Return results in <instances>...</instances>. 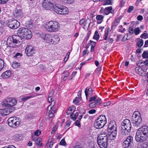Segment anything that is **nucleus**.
Wrapping results in <instances>:
<instances>
[{
  "label": "nucleus",
  "mask_w": 148,
  "mask_h": 148,
  "mask_svg": "<svg viewBox=\"0 0 148 148\" xmlns=\"http://www.w3.org/2000/svg\"><path fill=\"white\" fill-rule=\"evenodd\" d=\"M53 0H44L42 3L43 7L47 10H53L55 12L61 14L68 13V9L65 6L59 4L53 5Z\"/></svg>",
  "instance_id": "1"
},
{
  "label": "nucleus",
  "mask_w": 148,
  "mask_h": 148,
  "mask_svg": "<svg viewBox=\"0 0 148 148\" xmlns=\"http://www.w3.org/2000/svg\"><path fill=\"white\" fill-rule=\"evenodd\" d=\"M148 137V127L146 125H144L137 131L135 139L137 142H142L145 141Z\"/></svg>",
  "instance_id": "2"
},
{
  "label": "nucleus",
  "mask_w": 148,
  "mask_h": 148,
  "mask_svg": "<svg viewBox=\"0 0 148 148\" xmlns=\"http://www.w3.org/2000/svg\"><path fill=\"white\" fill-rule=\"evenodd\" d=\"M132 122L135 127H140L143 124V120L141 114L138 111H134L132 114Z\"/></svg>",
  "instance_id": "3"
},
{
  "label": "nucleus",
  "mask_w": 148,
  "mask_h": 148,
  "mask_svg": "<svg viewBox=\"0 0 148 148\" xmlns=\"http://www.w3.org/2000/svg\"><path fill=\"white\" fill-rule=\"evenodd\" d=\"M121 134L123 135H126L130 132L132 125L130 120L126 119L122 122L121 126Z\"/></svg>",
  "instance_id": "4"
},
{
  "label": "nucleus",
  "mask_w": 148,
  "mask_h": 148,
  "mask_svg": "<svg viewBox=\"0 0 148 148\" xmlns=\"http://www.w3.org/2000/svg\"><path fill=\"white\" fill-rule=\"evenodd\" d=\"M106 123V116L104 115H100L95 120L94 126L97 129H100L103 127Z\"/></svg>",
  "instance_id": "5"
},
{
  "label": "nucleus",
  "mask_w": 148,
  "mask_h": 148,
  "mask_svg": "<svg viewBox=\"0 0 148 148\" xmlns=\"http://www.w3.org/2000/svg\"><path fill=\"white\" fill-rule=\"evenodd\" d=\"M18 33L21 35L23 39H29L32 36L31 32L29 29L25 27L20 28L18 30Z\"/></svg>",
  "instance_id": "6"
},
{
  "label": "nucleus",
  "mask_w": 148,
  "mask_h": 148,
  "mask_svg": "<svg viewBox=\"0 0 148 148\" xmlns=\"http://www.w3.org/2000/svg\"><path fill=\"white\" fill-rule=\"evenodd\" d=\"M17 103V101L15 98L9 97L3 99L1 105L4 107H11L15 105Z\"/></svg>",
  "instance_id": "7"
},
{
  "label": "nucleus",
  "mask_w": 148,
  "mask_h": 148,
  "mask_svg": "<svg viewBox=\"0 0 148 148\" xmlns=\"http://www.w3.org/2000/svg\"><path fill=\"white\" fill-rule=\"evenodd\" d=\"M46 27L47 30L50 32H55L57 31L59 28V23L55 21H50L47 22Z\"/></svg>",
  "instance_id": "8"
},
{
  "label": "nucleus",
  "mask_w": 148,
  "mask_h": 148,
  "mask_svg": "<svg viewBox=\"0 0 148 148\" xmlns=\"http://www.w3.org/2000/svg\"><path fill=\"white\" fill-rule=\"evenodd\" d=\"M108 138L107 136H99L97 138V143L101 148H106L108 146Z\"/></svg>",
  "instance_id": "9"
},
{
  "label": "nucleus",
  "mask_w": 148,
  "mask_h": 148,
  "mask_svg": "<svg viewBox=\"0 0 148 148\" xmlns=\"http://www.w3.org/2000/svg\"><path fill=\"white\" fill-rule=\"evenodd\" d=\"M108 131L109 136L114 138L115 137L117 134V126L116 123H110L108 126Z\"/></svg>",
  "instance_id": "10"
},
{
  "label": "nucleus",
  "mask_w": 148,
  "mask_h": 148,
  "mask_svg": "<svg viewBox=\"0 0 148 148\" xmlns=\"http://www.w3.org/2000/svg\"><path fill=\"white\" fill-rule=\"evenodd\" d=\"M133 139L131 136H129L124 141L123 146L124 148H131L134 147L133 143Z\"/></svg>",
  "instance_id": "11"
},
{
  "label": "nucleus",
  "mask_w": 148,
  "mask_h": 148,
  "mask_svg": "<svg viewBox=\"0 0 148 148\" xmlns=\"http://www.w3.org/2000/svg\"><path fill=\"white\" fill-rule=\"evenodd\" d=\"M7 122L10 126L13 128L17 127L20 124L19 121L16 117H11L9 118Z\"/></svg>",
  "instance_id": "12"
},
{
  "label": "nucleus",
  "mask_w": 148,
  "mask_h": 148,
  "mask_svg": "<svg viewBox=\"0 0 148 148\" xmlns=\"http://www.w3.org/2000/svg\"><path fill=\"white\" fill-rule=\"evenodd\" d=\"M12 19H10L9 20V23L8 26L11 29H16L20 26V23L16 19H14V20H12Z\"/></svg>",
  "instance_id": "13"
},
{
  "label": "nucleus",
  "mask_w": 148,
  "mask_h": 148,
  "mask_svg": "<svg viewBox=\"0 0 148 148\" xmlns=\"http://www.w3.org/2000/svg\"><path fill=\"white\" fill-rule=\"evenodd\" d=\"M25 51L28 56H30L34 53L35 50L32 46L28 45L25 49Z\"/></svg>",
  "instance_id": "14"
},
{
  "label": "nucleus",
  "mask_w": 148,
  "mask_h": 148,
  "mask_svg": "<svg viewBox=\"0 0 148 148\" xmlns=\"http://www.w3.org/2000/svg\"><path fill=\"white\" fill-rule=\"evenodd\" d=\"M12 112L10 108H5L0 110V114L3 116H6Z\"/></svg>",
  "instance_id": "15"
},
{
  "label": "nucleus",
  "mask_w": 148,
  "mask_h": 148,
  "mask_svg": "<svg viewBox=\"0 0 148 148\" xmlns=\"http://www.w3.org/2000/svg\"><path fill=\"white\" fill-rule=\"evenodd\" d=\"M32 97V96H24L22 98L20 97L19 101L17 103L19 105L18 108H20L22 106L24 102Z\"/></svg>",
  "instance_id": "16"
},
{
  "label": "nucleus",
  "mask_w": 148,
  "mask_h": 148,
  "mask_svg": "<svg viewBox=\"0 0 148 148\" xmlns=\"http://www.w3.org/2000/svg\"><path fill=\"white\" fill-rule=\"evenodd\" d=\"M57 110V108H51L49 109L47 108V114L49 115V117L52 118L54 116V114L55 113Z\"/></svg>",
  "instance_id": "17"
},
{
  "label": "nucleus",
  "mask_w": 148,
  "mask_h": 148,
  "mask_svg": "<svg viewBox=\"0 0 148 148\" xmlns=\"http://www.w3.org/2000/svg\"><path fill=\"white\" fill-rule=\"evenodd\" d=\"M21 10H16L14 12L11 13L10 16L12 18H20L21 16Z\"/></svg>",
  "instance_id": "18"
},
{
  "label": "nucleus",
  "mask_w": 148,
  "mask_h": 148,
  "mask_svg": "<svg viewBox=\"0 0 148 148\" xmlns=\"http://www.w3.org/2000/svg\"><path fill=\"white\" fill-rule=\"evenodd\" d=\"M101 99L99 97L95 101V102L91 103L89 105L90 108H92L95 107L97 105H98L101 104Z\"/></svg>",
  "instance_id": "19"
},
{
  "label": "nucleus",
  "mask_w": 148,
  "mask_h": 148,
  "mask_svg": "<svg viewBox=\"0 0 148 148\" xmlns=\"http://www.w3.org/2000/svg\"><path fill=\"white\" fill-rule=\"evenodd\" d=\"M112 9V6L106 7L104 9L103 8H101L100 11L101 12H103L104 14L108 15L111 12Z\"/></svg>",
  "instance_id": "20"
},
{
  "label": "nucleus",
  "mask_w": 148,
  "mask_h": 148,
  "mask_svg": "<svg viewBox=\"0 0 148 148\" xmlns=\"http://www.w3.org/2000/svg\"><path fill=\"white\" fill-rule=\"evenodd\" d=\"M60 41V38L57 35H52L51 43L54 45L58 43Z\"/></svg>",
  "instance_id": "21"
},
{
  "label": "nucleus",
  "mask_w": 148,
  "mask_h": 148,
  "mask_svg": "<svg viewBox=\"0 0 148 148\" xmlns=\"http://www.w3.org/2000/svg\"><path fill=\"white\" fill-rule=\"evenodd\" d=\"M52 35L49 34H45L43 36V38L45 41L48 43H51L52 39Z\"/></svg>",
  "instance_id": "22"
},
{
  "label": "nucleus",
  "mask_w": 148,
  "mask_h": 148,
  "mask_svg": "<svg viewBox=\"0 0 148 148\" xmlns=\"http://www.w3.org/2000/svg\"><path fill=\"white\" fill-rule=\"evenodd\" d=\"M16 37H18L16 35H13L12 37H10L8 38L7 42L9 43L10 41H11L14 43L17 44L18 40L16 39Z\"/></svg>",
  "instance_id": "23"
},
{
  "label": "nucleus",
  "mask_w": 148,
  "mask_h": 148,
  "mask_svg": "<svg viewBox=\"0 0 148 148\" xmlns=\"http://www.w3.org/2000/svg\"><path fill=\"white\" fill-rule=\"evenodd\" d=\"M11 73V71L10 70H8L3 72L1 75V76L4 78H9Z\"/></svg>",
  "instance_id": "24"
},
{
  "label": "nucleus",
  "mask_w": 148,
  "mask_h": 148,
  "mask_svg": "<svg viewBox=\"0 0 148 148\" xmlns=\"http://www.w3.org/2000/svg\"><path fill=\"white\" fill-rule=\"evenodd\" d=\"M25 26L29 28H31L33 26V22L32 20L29 19V21H27L25 23Z\"/></svg>",
  "instance_id": "25"
},
{
  "label": "nucleus",
  "mask_w": 148,
  "mask_h": 148,
  "mask_svg": "<svg viewBox=\"0 0 148 148\" xmlns=\"http://www.w3.org/2000/svg\"><path fill=\"white\" fill-rule=\"evenodd\" d=\"M87 88H86L85 89L84 92L86 96V99H87L88 94L91 95L92 93V88H89L88 90V92L87 91Z\"/></svg>",
  "instance_id": "26"
},
{
  "label": "nucleus",
  "mask_w": 148,
  "mask_h": 148,
  "mask_svg": "<svg viewBox=\"0 0 148 148\" xmlns=\"http://www.w3.org/2000/svg\"><path fill=\"white\" fill-rule=\"evenodd\" d=\"M69 75V72L66 71L63 73L62 75V79L64 81H66L68 79V77Z\"/></svg>",
  "instance_id": "27"
},
{
  "label": "nucleus",
  "mask_w": 148,
  "mask_h": 148,
  "mask_svg": "<svg viewBox=\"0 0 148 148\" xmlns=\"http://www.w3.org/2000/svg\"><path fill=\"white\" fill-rule=\"evenodd\" d=\"M143 41L142 39H139L138 41L137 45L139 47H141L143 45Z\"/></svg>",
  "instance_id": "28"
},
{
  "label": "nucleus",
  "mask_w": 148,
  "mask_h": 148,
  "mask_svg": "<svg viewBox=\"0 0 148 148\" xmlns=\"http://www.w3.org/2000/svg\"><path fill=\"white\" fill-rule=\"evenodd\" d=\"M120 22V19H116L114 20L112 25V27H115L117 26Z\"/></svg>",
  "instance_id": "29"
},
{
  "label": "nucleus",
  "mask_w": 148,
  "mask_h": 148,
  "mask_svg": "<svg viewBox=\"0 0 148 148\" xmlns=\"http://www.w3.org/2000/svg\"><path fill=\"white\" fill-rule=\"evenodd\" d=\"M99 37V34L97 30H96L94 36L93 37V39H95L97 40H98Z\"/></svg>",
  "instance_id": "30"
},
{
  "label": "nucleus",
  "mask_w": 148,
  "mask_h": 148,
  "mask_svg": "<svg viewBox=\"0 0 148 148\" xmlns=\"http://www.w3.org/2000/svg\"><path fill=\"white\" fill-rule=\"evenodd\" d=\"M20 65V64L17 62H13L12 64V67L16 69Z\"/></svg>",
  "instance_id": "31"
},
{
  "label": "nucleus",
  "mask_w": 148,
  "mask_h": 148,
  "mask_svg": "<svg viewBox=\"0 0 148 148\" xmlns=\"http://www.w3.org/2000/svg\"><path fill=\"white\" fill-rule=\"evenodd\" d=\"M4 64L3 60L0 59V71L3 69L4 67Z\"/></svg>",
  "instance_id": "32"
},
{
  "label": "nucleus",
  "mask_w": 148,
  "mask_h": 148,
  "mask_svg": "<svg viewBox=\"0 0 148 148\" xmlns=\"http://www.w3.org/2000/svg\"><path fill=\"white\" fill-rule=\"evenodd\" d=\"M97 95H95V96L90 97L89 100V101L90 102L91 101H94L95 102V101L97 99Z\"/></svg>",
  "instance_id": "33"
},
{
  "label": "nucleus",
  "mask_w": 148,
  "mask_h": 148,
  "mask_svg": "<svg viewBox=\"0 0 148 148\" xmlns=\"http://www.w3.org/2000/svg\"><path fill=\"white\" fill-rule=\"evenodd\" d=\"M55 102L54 101H52L51 103V104L48 106V108L49 109H51V108H57L56 106H55Z\"/></svg>",
  "instance_id": "34"
},
{
  "label": "nucleus",
  "mask_w": 148,
  "mask_h": 148,
  "mask_svg": "<svg viewBox=\"0 0 148 148\" xmlns=\"http://www.w3.org/2000/svg\"><path fill=\"white\" fill-rule=\"evenodd\" d=\"M142 56L143 58H148V52L144 51L142 54Z\"/></svg>",
  "instance_id": "35"
},
{
  "label": "nucleus",
  "mask_w": 148,
  "mask_h": 148,
  "mask_svg": "<svg viewBox=\"0 0 148 148\" xmlns=\"http://www.w3.org/2000/svg\"><path fill=\"white\" fill-rule=\"evenodd\" d=\"M63 1L65 4H69L72 3L74 0H63Z\"/></svg>",
  "instance_id": "36"
},
{
  "label": "nucleus",
  "mask_w": 148,
  "mask_h": 148,
  "mask_svg": "<svg viewBox=\"0 0 148 148\" xmlns=\"http://www.w3.org/2000/svg\"><path fill=\"white\" fill-rule=\"evenodd\" d=\"M103 4L104 5H111V0H104Z\"/></svg>",
  "instance_id": "37"
},
{
  "label": "nucleus",
  "mask_w": 148,
  "mask_h": 148,
  "mask_svg": "<svg viewBox=\"0 0 148 148\" xmlns=\"http://www.w3.org/2000/svg\"><path fill=\"white\" fill-rule=\"evenodd\" d=\"M137 147L138 148H147V146L144 144L141 145L138 144L137 145Z\"/></svg>",
  "instance_id": "38"
},
{
  "label": "nucleus",
  "mask_w": 148,
  "mask_h": 148,
  "mask_svg": "<svg viewBox=\"0 0 148 148\" xmlns=\"http://www.w3.org/2000/svg\"><path fill=\"white\" fill-rule=\"evenodd\" d=\"M109 30V28L107 30V31H105V33L104 35V40H106L107 39L108 36V30Z\"/></svg>",
  "instance_id": "39"
},
{
  "label": "nucleus",
  "mask_w": 148,
  "mask_h": 148,
  "mask_svg": "<svg viewBox=\"0 0 148 148\" xmlns=\"http://www.w3.org/2000/svg\"><path fill=\"white\" fill-rule=\"evenodd\" d=\"M22 56L21 53H16L14 56V58L15 59H18L20 58Z\"/></svg>",
  "instance_id": "40"
},
{
  "label": "nucleus",
  "mask_w": 148,
  "mask_h": 148,
  "mask_svg": "<svg viewBox=\"0 0 148 148\" xmlns=\"http://www.w3.org/2000/svg\"><path fill=\"white\" fill-rule=\"evenodd\" d=\"M140 37L145 39L148 38V34L144 33L140 36Z\"/></svg>",
  "instance_id": "41"
},
{
  "label": "nucleus",
  "mask_w": 148,
  "mask_h": 148,
  "mask_svg": "<svg viewBox=\"0 0 148 148\" xmlns=\"http://www.w3.org/2000/svg\"><path fill=\"white\" fill-rule=\"evenodd\" d=\"M75 109V107L74 106H71L70 107L68 110L71 112H72L73 110V113Z\"/></svg>",
  "instance_id": "42"
},
{
  "label": "nucleus",
  "mask_w": 148,
  "mask_h": 148,
  "mask_svg": "<svg viewBox=\"0 0 148 148\" xmlns=\"http://www.w3.org/2000/svg\"><path fill=\"white\" fill-rule=\"evenodd\" d=\"M134 32L135 34L136 35H137L139 34L140 33L139 28L138 27L135 29Z\"/></svg>",
  "instance_id": "43"
},
{
  "label": "nucleus",
  "mask_w": 148,
  "mask_h": 148,
  "mask_svg": "<svg viewBox=\"0 0 148 148\" xmlns=\"http://www.w3.org/2000/svg\"><path fill=\"white\" fill-rule=\"evenodd\" d=\"M113 39L112 38H108V40L107 41H106V43H108V42H109V43H111V44H112L113 42Z\"/></svg>",
  "instance_id": "44"
},
{
  "label": "nucleus",
  "mask_w": 148,
  "mask_h": 148,
  "mask_svg": "<svg viewBox=\"0 0 148 148\" xmlns=\"http://www.w3.org/2000/svg\"><path fill=\"white\" fill-rule=\"evenodd\" d=\"M134 8V7L133 6H130L127 10L128 12H131L133 10Z\"/></svg>",
  "instance_id": "45"
},
{
  "label": "nucleus",
  "mask_w": 148,
  "mask_h": 148,
  "mask_svg": "<svg viewBox=\"0 0 148 148\" xmlns=\"http://www.w3.org/2000/svg\"><path fill=\"white\" fill-rule=\"evenodd\" d=\"M60 144L62 145H63L64 146L66 145V143L64 139H62L60 141Z\"/></svg>",
  "instance_id": "46"
},
{
  "label": "nucleus",
  "mask_w": 148,
  "mask_h": 148,
  "mask_svg": "<svg viewBox=\"0 0 148 148\" xmlns=\"http://www.w3.org/2000/svg\"><path fill=\"white\" fill-rule=\"evenodd\" d=\"M128 34H127V35H125L123 38L122 39L123 41H125L129 39V38H127Z\"/></svg>",
  "instance_id": "47"
},
{
  "label": "nucleus",
  "mask_w": 148,
  "mask_h": 148,
  "mask_svg": "<svg viewBox=\"0 0 148 148\" xmlns=\"http://www.w3.org/2000/svg\"><path fill=\"white\" fill-rule=\"evenodd\" d=\"M41 133V131L40 130H37L34 132V134L35 135L39 136L40 135Z\"/></svg>",
  "instance_id": "48"
},
{
  "label": "nucleus",
  "mask_w": 148,
  "mask_h": 148,
  "mask_svg": "<svg viewBox=\"0 0 148 148\" xmlns=\"http://www.w3.org/2000/svg\"><path fill=\"white\" fill-rule=\"evenodd\" d=\"M75 125H76L78 126L79 127H81V124L80 123L79 120H77L75 122Z\"/></svg>",
  "instance_id": "49"
},
{
  "label": "nucleus",
  "mask_w": 148,
  "mask_h": 148,
  "mask_svg": "<svg viewBox=\"0 0 148 148\" xmlns=\"http://www.w3.org/2000/svg\"><path fill=\"white\" fill-rule=\"evenodd\" d=\"M129 32L131 34H133L134 33L133 28L132 27H130L129 29Z\"/></svg>",
  "instance_id": "50"
},
{
  "label": "nucleus",
  "mask_w": 148,
  "mask_h": 148,
  "mask_svg": "<svg viewBox=\"0 0 148 148\" xmlns=\"http://www.w3.org/2000/svg\"><path fill=\"white\" fill-rule=\"evenodd\" d=\"M57 129V126L55 125L53 128L52 129V130L51 132V133L52 134H53L55 133V132L56 131V130Z\"/></svg>",
  "instance_id": "51"
},
{
  "label": "nucleus",
  "mask_w": 148,
  "mask_h": 148,
  "mask_svg": "<svg viewBox=\"0 0 148 148\" xmlns=\"http://www.w3.org/2000/svg\"><path fill=\"white\" fill-rule=\"evenodd\" d=\"M110 101L108 102H105L104 103L103 106H109L110 104Z\"/></svg>",
  "instance_id": "52"
},
{
  "label": "nucleus",
  "mask_w": 148,
  "mask_h": 148,
  "mask_svg": "<svg viewBox=\"0 0 148 148\" xmlns=\"http://www.w3.org/2000/svg\"><path fill=\"white\" fill-rule=\"evenodd\" d=\"M96 112V110L94 109L90 110L88 111V113L90 114H93Z\"/></svg>",
  "instance_id": "53"
},
{
  "label": "nucleus",
  "mask_w": 148,
  "mask_h": 148,
  "mask_svg": "<svg viewBox=\"0 0 148 148\" xmlns=\"http://www.w3.org/2000/svg\"><path fill=\"white\" fill-rule=\"evenodd\" d=\"M8 0H0V3L3 4L6 3Z\"/></svg>",
  "instance_id": "54"
},
{
  "label": "nucleus",
  "mask_w": 148,
  "mask_h": 148,
  "mask_svg": "<svg viewBox=\"0 0 148 148\" xmlns=\"http://www.w3.org/2000/svg\"><path fill=\"white\" fill-rule=\"evenodd\" d=\"M41 140H42V139H41V138H38L36 139V144L40 143V142H41Z\"/></svg>",
  "instance_id": "55"
},
{
  "label": "nucleus",
  "mask_w": 148,
  "mask_h": 148,
  "mask_svg": "<svg viewBox=\"0 0 148 148\" xmlns=\"http://www.w3.org/2000/svg\"><path fill=\"white\" fill-rule=\"evenodd\" d=\"M90 43L91 44V46H95L96 44V42L90 40Z\"/></svg>",
  "instance_id": "56"
},
{
  "label": "nucleus",
  "mask_w": 148,
  "mask_h": 148,
  "mask_svg": "<svg viewBox=\"0 0 148 148\" xmlns=\"http://www.w3.org/2000/svg\"><path fill=\"white\" fill-rule=\"evenodd\" d=\"M78 97L79 98V99L81 100V92L80 91H79L78 92V95H77Z\"/></svg>",
  "instance_id": "57"
},
{
  "label": "nucleus",
  "mask_w": 148,
  "mask_h": 148,
  "mask_svg": "<svg viewBox=\"0 0 148 148\" xmlns=\"http://www.w3.org/2000/svg\"><path fill=\"white\" fill-rule=\"evenodd\" d=\"M73 114V112H71V115L70 116V117L74 121L75 120L76 118V117L75 116H73V114Z\"/></svg>",
  "instance_id": "58"
},
{
  "label": "nucleus",
  "mask_w": 148,
  "mask_h": 148,
  "mask_svg": "<svg viewBox=\"0 0 148 148\" xmlns=\"http://www.w3.org/2000/svg\"><path fill=\"white\" fill-rule=\"evenodd\" d=\"M85 21V19H81L79 21V24L82 25Z\"/></svg>",
  "instance_id": "59"
},
{
  "label": "nucleus",
  "mask_w": 148,
  "mask_h": 148,
  "mask_svg": "<svg viewBox=\"0 0 148 148\" xmlns=\"http://www.w3.org/2000/svg\"><path fill=\"white\" fill-rule=\"evenodd\" d=\"M71 122L69 121H68L66 122V127H69L70 125Z\"/></svg>",
  "instance_id": "60"
},
{
  "label": "nucleus",
  "mask_w": 148,
  "mask_h": 148,
  "mask_svg": "<svg viewBox=\"0 0 148 148\" xmlns=\"http://www.w3.org/2000/svg\"><path fill=\"white\" fill-rule=\"evenodd\" d=\"M73 102L76 105H79V102L78 100H73Z\"/></svg>",
  "instance_id": "61"
},
{
  "label": "nucleus",
  "mask_w": 148,
  "mask_h": 148,
  "mask_svg": "<svg viewBox=\"0 0 148 148\" xmlns=\"http://www.w3.org/2000/svg\"><path fill=\"white\" fill-rule=\"evenodd\" d=\"M102 19H97V24H100L103 21Z\"/></svg>",
  "instance_id": "62"
},
{
  "label": "nucleus",
  "mask_w": 148,
  "mask_h": 148,
  "mask_svg": "<svg viewBox=\"0 0 148 148\" xmlns=\"http://www.w3.org/2000/svg\"><path fill=\"white\" fill-rule=\"evenodd\" d=\"M148 47V40L145 41V45L144 46V47Z\"/></svg>",
  "instance_id": "63"
},
{
  "label": "nucleus",
  "mask_w": 148,
  "mask_h": 148,
  "mask_svg": "<svg viewBox=\"0 0 148 148\" xmlns=\"http://www.w3.org/2000/svg\"><path fill=\"white\" fill-rule=\"evenodd\" d=\"M103 17L102 15H98L96 17V18H103Z\"/></svg>",
  "instance_id": "64"
}]
</instances>
